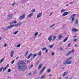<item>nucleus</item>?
Returning a JSON list of instances; mask_svg holds the SVG:
<instances>
[{
  "mask_svg": "<svg viewBox=\"0 0 79 79\" xmlns=\"http://www.w3.org/2000/svg\"><path fill=\"white\" fill-rule=\"evenodd\" d=\"M18 68L19 71H22V70H25L27 68L26 64L23 60H21L18 62Z\"/></svg>",
  "mask_w": 79,
  "mask_h": 79,
  "instance_id": "1",
  "label": "nucleus"
},
{
  "mask_svg": "<svg viewBox=\"0 0 79 79\" xmlns=\"http://www.w3.org/2000/svg\"><path fill=\"white\" fill-rule=\"evenodd\" d=\"M14 26H15V27H18L19 26L18 23L15 25H11L10 26L7 27L6 28V29L4 28V31H8V30L9 29H11V28H12V27H13Z\"/></svg>",
  "mask_w": 79,
  "mask_h": 79,
  "instance_id": "2",
  "label": "nucleus"
},
{
  "mask_svg": "<svg viewBox=\"0 0 79 79\" xmlns=\"http://www.w3.org/2000/svg\"><path fill=\"white\" fill-rule=\"evenodd\" d=\"M74 50L72 49L71 51L69 52L68 53H66V56H68V55H69V54L70 53H74Z\"/></svg>",
  "mask_w": 79,
  "mask_h": 79,
  "instance_id": "3",
  "label": "nucleus"
},
{
  "mask_svg": "<svg viewBox=\"0 0 79 79\" xmlns=\"http://www.w3.org/2000/svg\"><path fill=\"white\" fill-rule=\"evenodd\" d=\"M52 39V35H51L50 36L48 39V40H49V42H51Z\"/></svg>",
  "mask_w": 79,
  "mask_h": 79,
  "instance_id": "4",
  "label": "nucleus"
},
{
  "mask_svg": "<svg viewBox=\"0 0 79 79\" xmlns=\"http://www.w3.org/2000/svg\"><path fill=\"white\" fill-rule=\"evenodd\" d=\"M42 12H41L38 14L37 16V18H40V17H41V16H42Z\"/></svg>",
  "mask_w": 79,
  "mask_h": 79,
  "instance_id": "5",
  "label": "nucleus"
},
{
  "mask_svg": "<svg viewBox=\"0 0 79 79\" xmlns=\"http://www.w3.org/2000/svg\"><path fill=\"white\" fill-rule=\"evenodd\" d=\"M46 68L45 67H44L42 69V70L40 71V74H41L44 72V69H45Z\"/></svg>",
  "mask_w": 79,
  "mask_h": 79,
  "instance_id": "6",
  "label": "nucleus"
},
{
  "mask_svg": "<svg viewBox=\"0 0 79 79\" xmlns=\"http://www.w3.org/2000/svg\"><path fill=\"white\" fill-rule=\"evenodd\" d=\"M24 17H25V14H23L22 16L20 17V19H24Z\"/></svg>",
  "mask_w": 79,
  "mask_h": 79,
  "instance_id": "7",
  "label": "nucleus"
},
{
  "mask_svg": "<svg viewBox=\"0 0 79 79\" xmlns=\"http://www.w3.org/2000/svg\"><path fill=\"white\" fill-rule=\"evenodd\" d=\"M68 14H69V13H68V12H65L62 15V16H66V15H67Z\"/></svg>",
  "mask_w": 79,
  "mask_h": 79,
  "instance_id": "8",
  "label": "nucleus"
},
{
  "mask_svg": "<svg viewBox=\"0 0 79 79\" xmlns=\"http://www.w3.org/2000/svg\"><path fill=\"white\" fill-rule=\"evenodd\" d=\"M72 31L73 32H77V29H76V28H73L72 29Z\"/></svg>",
  "mask_w": 79,
  "mask_h": 79,
  "instance_id": "9",
  "label": "nucleus"
},
{
  "mask_svg": "<svg viewBox=\"0 0 79 79\" xmlns=\"http://www.w3.org/2000/svg\"><path fill=\"white\" fill-rule=\"evenodd\" d=\"M33 15H34V13H31L29 15L27 16L28 18H29V17H31L33 16Z\"/></svg>",
  "mask_w": 79,
  "mask_h": 79,
  "instance_id": "10",
  "label": "nucleus"
},
{
  "mask_svg": "<svg viewBox=\"0 0 79 79\" xmlns=\"http://www.w3.org/2000/svg\"><path fill=\"white\" fill-rule=\"evenodd\" d=\"M13 54H14V51H11L10 54V56L11 57H13Z\"/></svg>",
  "mask_w": 79,
  "mask_h": 79,
  "instance_id": "11",
  "label": "nucleus"
},
{
  "mask_svg": "<svg viewBox=\"0 0 79 79\" xmlns=\"http://www.w3.org/2000/svg\"><path fill=\"white\" fill-rule=\"evenodd\" d=\"M43 65V64H41L39 65V67H38V69H40L42 67V66Z\"/></svg>",
  "mask_w": 79,
  "mask_h": 79,
  "instance_id": "12",
  "label": "nucleus"
},
{
  "mask_svg": "<svg viewBox=\"0 0 79 79\" xmlns=\"http://www.w3.org/2000/svg\"><path fill=\"white\" fill-rule=\"evenodd\" d=\"M56 36H54L52 39V41H54V40L56 39Z\"/></svg>",
  "mask_w": 79,
  "mask_h": 79,
  "instance_id": "13",
  "label": "nucleus"
},
{
  "mask_svg": "<svg viewBox=\"0 0 79 79\" xmlns=\"http://www.w3.org/2000/svg\"><path fill=\"white\" fill-rule=\"evenodd\" d=\"M68 64H70L72 63V61L70 60H67Z\"/></svg>",
  "mask_w": 79,
  "mask_h": 79,
  "instance_id": "14",
  "label": "nucleus"
},
{
  "mask_svg": "<svg viewBox=\"0 0 79 79\" xmlns=\"http://www.w3.org/2000/svg\"><path fill=\"white\" fill-rule=\"evenodd\" d=\"M64 64H68V60H66L64 62Z\"/></svg>",
  "mask_w": 79,
  "mask_h": 79,
  "instance_id": "15",
  "label": "nucleus"
},
{
  "mask_svg": "<svg viewBox=\"0 0 79 79\" xmlns=\"http://www.w3.org/2000/svg\"><path fill=\"white\" fill-rule=\"evenodd\" d=\"M13 16V15L11 14V15H9L8 16V17L9 19H10L11 18H12V17Z\"/></svg>",
  "mask_w": 79,
  "mask_h": 79,
  "instance_id": "16",
  "label": "nucleus"
},
{
  "mask_svg": "<svg viewBox=\"0 0 79 79\" xmlns=\"http://www.w3.org/2000/svg\"><path fill=\"white\" fill-rule=\"evenodd\" d=\"M41 55H42V52H38V56H41Z\"/></svg>",
  "mask_w": 79,
  "mask_h": 79,
  "instance_id": "17",
  "label": "nucleus"
},
{
  "mask_svg": "<svg viewBox=\"0 0 79 79\" xmlns=\"http://www.w3.org/2000/svg\"><path fill=\"white\" fill-rule=\"evenodd\" d=\"M67 74H68V72H64V74H63V76H65V75H67Z\"/></svg>",
  "mask_w": 79,
  "mask_h": 79,
  "instance_id": "18",
  "label": "nucleus"
},
{
  "mask_svg": "<svg viewBox=\"0 0 79 79\" xmlns=\"http://www.w3.org/2000/svg\"><path fill=\"white\" fill-rule=\"evenodd\" d=\"M4 59H5V57H3L0 60V63H2V62L3 61V60H4Z\"/></svg>",
  "mask_w": 79,
  "mask_h": 79,
  "instance_id": "19",
  "label": "nucleus"
},
{
  "mask_svg": "<svg viewBox=\"0 0 79 79\" xmlns=\"http://www.w3.org/2000/svg\"><path fill=\"white\" fill-rule=\"evenodd\" d=\"M75 16H76V14H74L71 15V16L70 17V18H72L73 17H75Z\"/></svg>",
  "mask_w": 79,
  "mask_h": 79,
  "instance_id": "20",
  "label": "nucleus"
},
{
  "mask_svg": "<svg viewBox=\"0 0 79 79\" xmlns=\"http://www.w3.org/2000/svg\"><path fill=\"white\" fill-rule=\"evenodd\" d=\"M33 58H34L37 56V54H33Z\"/></svg>",
  "mask_w": 79,
  "mask_h": 79,
  "instance_id": "21",
  "label": "nucleus"
},
{
  "mask_svg": "<svg viewBox=\"0 0 79 79\" xmlns=\"http://www.w3.org/2000/svg\"><path fill=\"white\" fill-rule=\"evenodd\" d=\"M63 37V36H61V35H59L58 37V39H61Z\"/></svg>",
  "mask_w": 79,
  "mask_h": 79,
  "instance_id": "22",
  "label": "nucleus"
},
{
  "mask_svg": "<svg viewBox=\"0 0 79 79\" xmlns=\"http://www.w3.org/2000/svg\"><path fill=\"white\" fill-rule=\"evenodd\" d=\"M39 62H40L39 61H38L37 62H36L35 63V65H38V64H39Z\"/></svg>",
  "mask_w": 79,
  "mask_h": 79,
  "instance_id": "23",
  "label": "nucleus"
},
{
  "mask_svg": "<svg viewBox=\"0 0 79 79\" xmlns=\"http://www.w3.org/2000/svg\"><path fill=\"white\" fill-rule=\"evenodd\" d=\"M68 40V38H66L64 40L63 42H65Z\"/></svg>",
  "mask_w": 79,
  "mask_h": 79,
  "instance_id": "24",
  "label": "nucleus"
},
{
  "mask_svg": "<svg viewBox=\"0 0 79 79\" xmlns=\"http://www.w3.org/2000/svg\"><path fill=\"white\" fill-rule=\"evenodd\" d=\"M51 71V69H48L47 71V73H50V71Z\"/></svg>",
  "mask_w": 79,
  "mask_h": 79,
  "instance_id": "25",
  "label": "nucleus"
},
{
  "mask_svg": "<svg viewBox=\"0 0 79 79\" xmlns=\"http://www.w3.org/2000/svg\"><path fill=\"white\" fill-rule=\"evenodd\" d=\"M53 45H54V44H53L52 45H51L49 46L50 48H52L53 47Z\"/></svg>",
  "mask_w": 79,
  "mask_h": 79,
  "instance_id": "26",
  "label": "nucleus"
},
{
  "mask_svg": "<svg viewBox=\"0 0 79 79\" xmlns=\"http://www.w3.org/2000/svg\"><path fill=\"white\" fill-rule=\"evenodd\" d=\"M18 31H17L14 33H13V34H15V35L17 34L18 33Z\"/></svg>",
  "mask_w": 79,
  "mask_h": 79,
  "instance_id": "27",
  "label": "nucleus"
},
{
  "mask_svg": "<svg viewBox=\"0 0 79 79\" xmlns=\"http://www.w3.org/2000/svg\"><path fill=\"white\" fill-rule=\"evenodd\" d=\"M38 34H39L38 32L35 33L34 34L35 36H36L37 35H38Z\"/></svg>",
  "mask_w": 79,
  "mask_h": 79,
  "instance_id": "28",
  "label": "nucleus"
},
{
  "mask_svg": "<svg viewBox=\"0 0 79 79\" xmlns=\"http://www.w3.org/2000/svg\"><path fill=\"white\" fill-rule=\"evenodd\" d=\"M37 74V71L35 70L33 72L34 74Z\"/></svg>",
  "mask_w": 79,
  "mask_h": 79,
  "instance_id": "29",
  "label": "nucleus"
},
{
  "mask_svg": "<svg viewBox=\"0 0 79 79\" xmlns=\"http://www.w3.org/2000/svg\"><path fill=\"white\" fill-rule=\"evenodd\" d=\"M64 11H65V9H62L61 10V13H63V12H64Z\"/></svg>",
  "mask_w": 79,
  "mask_h": 79,
  "instance_id": "30",
  "label": "nucleus"
},
{
  "mask_svg": "<svg viewBox=\"0 0 79 79\" xmlns=\"http://www.w3.org/2000/svg\"><path fill=\"white\" fill-rule=\"evenodd\" d=\"M75 24H78V21H77V20H76L75 22Z\"/></svg>",
  "mask_w": 79,
  "mask_h": 79,
  "instance_id": "31",
  "label": "nucleus"
},
{
  "mask_svg": "<svg viewBox=\"0 0 79 79\" xmlns=\"http://www.w3.org/2000/svg\"><path fill=\"white\" fill-rule=\"evenodd\" d=\"M52 56H54L55 55V53H54L53 52H52Z\"/></svg>",
  "mask_w": 79,
  "mask_h": 79,
  "instance_id": "32",
  "label": "nucleus"
},
{
  "mask_svg": "<svg viewBox=\"0 0 79 79\" xmlns=\"http://www.w3.org/2000/svg\"><path fill=\"white\" fill-rule=\"evenodd\" d=\"M71 58L72 57H69L68 59H67L66 60H67V61H69V60H70V59H71Z\"/></svg>",
  "mask_w": 79,
  "mask_h": 79,
  "instance_id": "33",
  "label": "nucleus"
},
{
  "mask_svg": "<svg viewBox=\"0 0 79 79\" xmlns=\"http://www.w3.org/2000/svg\"><path fill=\"white\" fill-rule=\"evenodd\" d=\"M71 58L72 57H69L68 59H67L66 60H67V61H69V60H70V59H71Z\"/></svg>",
  "mask_w": 79,
  "mask_h": 79,
  "instance_id": "34",
  "label": "nucleus"
},
{
  "mask_svg": "<svg viewBox=\"0 0 79 79\" xmlns=\"http://www.w3.org/2000/svg\"><path fill=\"white\" fill-rule=\"evenodd\" d=\"M17 24L19 26H20V25H21V24L22 23H21V22H20V23H17Z\"/></svg>",
  "mask_w": 79,
  "mask_h": 79,
  "instance_id": "35",
  "label": "nucleus"
},
{
  "mask_svg": "<svg viewBox=\"0 0 79 79\" xmlns=\"http://www.w3.org/2000/svg\"><path fill=\"white\" fill-rule=\"evenodd\" d=\"M45 77V76L43 75L41 77V79H43V78H44Z\"/></svg>",
  "mask_w": 79,
  "mask_h": 79,
  "instance_id": "36",
  "label": "nucleus"
},
{
  "mask_svg": "<svg viewBox=\"0 0 79 79\" xmlns=\"http://www.w3.org/2000/svg\"><path fill=\"white\" fill-rule=\"evenodd\" d=\"M21 46V44H19L17 45V47H19V46Z\"/></svg>",
  "mask_w": 79,
  "mask_h": 79,
  "instance_id": "37",
  "label": "nucleus"
},
{
  "mask_svg": "<svg viewBox=\"0 0 79 79\" xmlns=\"http://www.w3.org/2000/svg\"><path fill=\"white\" fill-rule=\"evenodd\" d=\"M13 22H10V25H12V24H13Z\"/></svg>",
  "mask_w": 79,
  "mask_h": 79,
  "instance_id": "38",
  "label": "nucleus"
},
{
  "mask_svg": "<svg viewBox=\"0 0 79 79\" xmlns=\"http://www.w3.org/2000/svg\"><path fill=\"white\" fill-rule=\"evenodd\" d=\"M13 23H14V24H16V23H17V22L16 21H13Z\"/></svg>",
  "mask_w": 79,
  "mask_h": 79,
  "instance_id": "39",
  "label": "nucleus"
},
{
  "mask_svg": "<svg viewBox=\"0 0 79 79\" xmlns=\"http://www.w3.org/2000/svg\"><path fill=\"white\" fill-rule=\"evenodd\" d=\"M2 69H3V67H1L0 69V72H1L2 71Z\"/></svg>",
  "mask_w": 79,
  "mask_h": 79,
  "instance_id": "40",
  "label": "nucleus"
},
{
  "mask_svg": "<svg viewBox=\"0 0 79 79\" xmlns=\"http://www.w3.org/2000/svg\"><path fill=\"white\" fill-rule=\"evenodd\" d=\"M31 11H32V12H35V10L33 9L31 10Z\"/></svg>",
  "mask_w": 79,
  "mask_h": 79,
  "instance_id": "41",
  "label": "nucleus"
},
{
  "mask_svg": "<svg viewBox=\"0 0 79 79\" xmlns=\"http://www.w3.org/2000/svg\"><path fill=\"white\" fill-rule=\"evenodd\" d=\"M72 21H74V17H72Z\"/></svg>",
  "mask_w": 79,
  "mask_h": 79,
  "instance_id": "42",
  "label": "nucleus"
},
{
  "mask_svg": "<svg viewBox=\"0 0 79 79\" xmlns=\"http://www.w3.org/2000/svg\"><path fill=\"white\" fill-rule=\"evenodd\" d=\"M33 66V64H31V65L29 67V69H31L32 67Z\"/></svg>",
  "mask_w": 79,
  "mask_h": 79,
  "instance_id": "43",
  "label": "nucleus"
},
{
  "mask_svg": "<svg viewBox=\"0 0 79 79\" xmlns=\"http://www.w3.org/2000/svg\"><path fill=\"white\" fill-rule=\"evenodd\" d=\"M7 71L8 73L10 72L11 71V69H9Z\"/></svg>",
  "mask_w": 79,
  "mask_h": 79,
  "instance_id": "44",
  "label": "nucleus"
},
{
  "mask_svg": "<svg viewBox=\"0 0 79 79\" xmlns=\"http://www.w3.org/2000/svg\"><path fill=\"white\" fill-rule=\"evenodd\" d=\"M47 48H43L42 49V50H43V51H44V50H45V49H46Z\"/></svg>",
  "mask_w": 79,
  "mask_h": 79,
  "instance_id": "45",
  "label": "nucleus"
},
{
  "mask_svg": "<svg viewBox=\"0 0 79 79\" xmlns=\"http://www.w3.org/2000/svg\"><path fill=\"white\" fill-rule=\"evenodd\" d=\"M32 53H30L29 55V56L31 57V56H32Z\"/></svg>",
  "mask_w": 79,
  "mask_h": 79,
  "instance_id": "46",
  "label": "nucleus"
},
{
  "mask_svg": "<svg viewBox=\"0 0 79 79\" xmlns=\"http://www.w3.org/2000/svg\"><path fill=\"white\" fill-rule=\"evenodd\" d=\"M15 61V60H13L11 62V64H13L14 62Z\"/></svg>",
  "mask_w": 79,
  "mask_h": 79,
  "instance_id": "47",
  "label": "nucleus"
},
{
  "mask_svg": "<svg viewBox=\"0 0 79 79\" xmlns=\"http://www.w3.org/2000/svg\"><path fill=\"white\" fill-rule=\"evenodd\" d=\"M6 67H5L3 69V71H5V70L6 69Z\"/></svg>",
  "mask_w": 79,
  "mask_h": 79,
  "instance_id": "48",
  "label": "nucleus"
},
{
  "mask_svg": "<svg viewBox=\"0 0 79 79\" xmlns=\"http://www.w3.org/2000/svg\"><path fill=\"white\" fill-rule=\"evenodd\" d=\"M47 52H48V49H46L45 53H47Z\"/></svg>",
  "mask_w": 79,
  "mask_h": 79,
  "instance_id": "49",
  "label": "nucleus"
},
{
  "mask_svg": "<svg viewBox=\"0 0 79 79\" xmlns=\"http://www.w3.org/2000/svg\"><path fill=\"white\" fill-rule=\"evenodd\" d=\"M71 79V78H69L68 77H66V79Z\"/></svg>",
  "mask_w": 79,
  "mask_h": 79,
  "instance_id": "50",
  "label": "nucleus"
},
{
  "mask_svg": "<svg viewBox=\"0 0 79 79\" xmlns=\"http://www.w3.org/2000/svg\"><path fill=\"white\" fill-rule=\"evenodd\" d=\"M28 52H29V51H27L26 52V55H27V54L28 53Z\"/></svg>",
  "mask_w": 79,
  "mask_h": 79,
  "instance_id": "51",
  "label": "nucleus"
},
{
  "mask_svg": "<svg viewBox=\"0 0 79 79\" xmlns=\"http://www.w3.org/2000/svg\"><path fill=\"white\" fill-rule=\"evenodd\" d=\"M70 5H73V2H70Z\"/></svg>",
  "mask_w": 79,
  "mask_h": 79,
  "instance_id": "52",
  "label": "nucleus"
},
{
  "mask_svg": "<svg viewBox=\"0 0 79 79\" xmlns=\"http://www.w3.org/2000/svg\"><path fill=\"white\" fill-rule=\"evenodd\" d=\"M31 72L30 73L28 74V76H31Z\"/></svg>",
  "mask_w": 79,
  "mask_h": 79,
  "instance_id": "53",
  "label": "nucleus"
},
{
  "mask_svg": "<svg viewBox=\"0 0 79 79\" xmlns=\"http://www.w3.org/2000/svg\"><path fill=\"white\" fill-rule=\"evenodd\" d=\"M12 6H14V5H15V3H13L12 4Z\"/></svg>",
  "mask_w": 79,
  "mask_h": 79,
  "instance_id": "54",
  "label": "nucleus"
},
{
  "mask_svg": "<svg viewBox=\"0 0 79 79\" xmlns=\"http://www.w3.org/2000/svg\"><path fill=\"white\" fill-rule=\"evenodd\" d=\"M53 26H54V24H53L50 27H53Z\"/></svg>",
  "mask_w": 79,
  "mask_h": 79,
  "instance_id": "55",
  "label": "nucleus"
},
{
  "mask_svg": "<svg viewBox=\"0 0 79 79\" xmlns=\"http://www.w3.org/2000/svg\"><path fill=\"white\" fill-rule=\"evenodd\" d=\"M31 58V57H30L29 56H28L27 57L28 59H29V58Z\"/></svg>",
  "mask_w": 79,
  "mask_h": 79,
  "instance_id": "56",
  "label": "nucleus"
},
{
  "mask_svg": "<svg viewBox=\"0 0 79 79\" xmlns=\"http://www.w3.org/2000/svg\"><path fill=\"white\" fill-rule=\"evenodd\" d=\"M9 64H8L7 66L6 67V68H8V67H9Z\"/></svg>",
  "mask_w": 79,
  "mask_h": 79,
  "instance_id": "57",
  "label": "nucleus"
},
{
  "mask_svg": "<svg viewBox=\"0 0 79 79\" xmlns=\"http://www.w3.org/2000/svg\"><path fill=\"white\" fill-rule=\"evenodd\" d=\"M6 45H7V44H5L4 45V47H6Z\"/></svg>",
  "mask_w": 79,
  "mask_h": 79,
  "instance_id": "58",
  "label": "nucleus"
},
{
  "mask_svg": "<svg viewBox=\"0 0 79 79\" xmlns=\"http://www.w3.org/2000/svg\"><path fill=\"white\" fill-rule=\"evenodd\" d=\"M76 40H77V39H75L74 40V42H76Z\"/></svg>",
  "mask_w": 79,
  "mask_h": 79,
  "instance_id": "59",
  "label": "nucleus"
},
{
  "mask_svg": "<svg viewBox=\"0 0 79 79\" xmlns=\"http://www.w3.org/2000/svg\"><path fill=\"white\" fill-rule=\"evenodd\" d=\"M30 61V60H28L27 61V62L28 63H29V61Z\"/></svg>",
  "mask_w": 79,
  "mask_h": 79,
  "instance_id": "60",
  "label": "nucleus"
},
{
  "mask_svg": "<svg viewBox=\"0 0 79 79\" xmlns=\"http://www.w3.org/2000/svg\"><path fill=\"white\" fill-rule=\"evenodd\" d=\"M71 45V44H69L68 45V47H69V46H70Z\"/></svg>",
  "mask_w": 79,
  "mask_h": 79,
  "instance_id": "61",
  "label": "nucleus"
},
{
  "mask_svg": "<svg viewBox=\"0 0 79 79\" xmlns=\"http://www.w3.org/2000/svg\"><path fill=\"white\" fill-rule=\"evenodd\" d=\"M60 50H63V48H60Z\"/></svg>",
  "mask_w": 79,
  "mask_h": 79,
  "instance_id": "62",
  "label": "nucleus"
},
{
  "mask_svg": "<svg viewBox=\"0 0 79 79\" xmlns=\"http://www.w3.org/2000/svg\"><path fill=\"white\" fill-rule=\"evenodd\" d=\"M59 79H61V77H59Z\"/></svg>",
  "mask_w": 79,
  "mask_h": 79,
  "instance_id": "63",
  "label": "nucleus"
},
{
  "mask_svg": "<svg viewBox=\"0 0 79 79\" xmlns=\"http://www.w3.org/2000/svg\"><path fill=\"white\" fill-rule=\"evenodd\" d=\"M51 15H52V13H51L50 14V15L49 16H51Z\"/></svg>",
  "mask_w": 79,
  "mask_h": 79,
  "instance_id": "64",
  "label": "nucleus"
}]
</instances>
